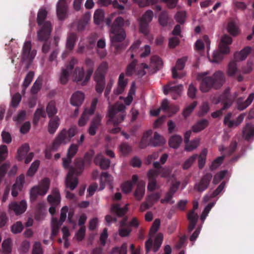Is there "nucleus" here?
Wrapping results in <instances>:
<instances>
[{
	"mask_svg": "<svg viewBox=\"0 0 254 254\" xmlns=\"http://www.w3.org/2000/svg\"><path fill=\"white\" fill-rule=\"evenodd\" d=\"M149 66L144 63L139 64L136 67V75L138 77H142L146 74L147 72L149 73Z\"/></svg>",
	"mask_w": 254,
	"mask_h": 254,
	"instance_id": "de8ad7c7",
	"label": "nucleus"
},
{
	"mask_svg": "<svg viewBox=\"0 0 254 254\" xmlns=\"http://www.w3.org/2000/svg\"><path fill=\"white\" fill-rule=\"evenodd\" d=\"M48 202L52 205H58L61 201V196L59 190L54 189L52 190L51 194L48 197Z\"/></svg>",
	"mask_w": 254,
	"mask_h": 254,
	"instance_id": "c756f323",
	"label": "nucleus"
},
{
	"mask_svg": "<svg viewBox=\"0 0 254 254\" xmlns=\"http://www.w3.org/2000/svg\"><path fill=\"white\" fill-rule=\"evenodd\" d=\"M129 24L128 20L125 21L122 17H118L114 21L111 27H114L115 29L122 28V27L125 25L128 26Z\"/></svg>",
	"mask_w": 254,
	"mask_h": 254,
	"instance_id": "603ef678",
	"label": "nucleus"
},
{
	"mask_svg": "<svg viewBox=\"0 0 254 254\" xmlns=\"http://www.w3.org/2000/svg\"><path fill=\"white\" fill-rule=\"evenodd\" d=\"M165 138L156 132L154 133L153 137H152L151 143L152 146H159L165 144Z\"/></svg>",
	"mask_w": 254,
	"mask_h": 254,
	"instance_id": "a18cd8bd",
	"label": "nucleus"
},
{
	"mask_svg": "<svg viewBox=\"0 0 254 254\" xmlns=\"http://www.w3.org/2000/svg\"><path fill=\"white\" fill-rule=\"evenodd\" d=\"M197 158V155L194 154L189 158H188L183 163L182 167L184 170H187L190 168L191 165L195 162L196 158Z\"/></svg>",
	"mask_w": 254,
	"mask_h": 254,
	"instance_id": "13d9d810",
	"label": "nucleus"
},
{
	"mask_svg": "<svg viewBox=\"0 0 254 254\" xmlns=\"http://www.w3.org/2000/svg\"><path fill=\"white\" fill-rule=\"evenodd\" d=\"M207 154V150L203 149L202 150L198 157V167L199 169H202L205 165Z\"/></svg>",
	"mask_w": 254,
	"mask_h": 254,
	"instance_id": "8fccbe9b",
	"label": "nucleus"
},
{
	"mask_svg": "<svg viewBox=\"0 0 254 254\" xmlns=\"http://www.w3.org/2000/svg\"><path fill=\"white\" fill-rule=\"evenodd\" d=\"M252 48L251 47L247 46L245 47L239 52H237L235 54V59L237 61H243L245 60L248 56L251 53Z\"/></svg>",
	"mask_w": 254,
	"mask_h": 254,
	"instance_id": "473e14b6",
	"label": "nucleus"
},
{
	"mask_svg": "<svg viewBox=\"0 0 254 254\" xmlns=\"http://www.w3.org/2000/svg\"><path fill=\"white\" fill-rule=\"evenodd\" d=\"M85 99L84 94L81 91L74 92L70 98V103L74 106H79L83 102Z\"/></svg>",
	"mask_w": 254,
	"mask_h": 254,
	"instance_id": "4be33fe9",
	"label": "nucleus"
},
{
	"mask_svg": "<svg viewBox=\"0 0 254 254\" xmlns=\"http://www.w3.org/2000/svg\"><path fill=\"white\" fill-rule=\"evenodd\" d=\"M229 92L230 89L228 88L225 90L224 95L220 98V100H215L214 99H212V102L214 104H217L219 102L222 101L224 102V105L222 109H225L227 108L231 105L232 103V101L229 98Z\"/></svg>",
	"mask_w": 254,
	"mask_h": 254,
	"instance_id": "cd10ccee",
	"label": "nucleus"
},
{
	"mask_svg": "<svg viewBox=\"0 0 254 254\" xmlns=\"http://www.w3.org/2000/svg\"><path fill=\"white\" fill-rule=\"evenodd\" d=\"M50 186V180L47 178L40 181L38 185L34 186L30 190V198L35 200L38 195H44L48 192Z\"/></svg>",
	"mask_w": 254,
	"mask_h": 254,
	"instance_id": "6e6552de",
	"label": "nucleus"
},
{
	"mask_svg": "<svg viewBox=\"0 0 254 254\" xmlns=\"http://www.w3.org/2000/svg\"><path fill=\"white\" fill-rule=\"evenodd\" d=\"M135 83L134 82H133L131 84L130 90L128 92L127 96L126 98H124L123 97H120V99L123 100L125 103L126 104V105L127 106H128L131 103V102L133 99V97L135 95Z\"/></svg>",
	"mask_w": 254,
	"mask_h": 254,
	"instance_id": "f704fd0d",
	"label": "nucleus"
},
{
	"mask_svg": "<svg viewBox=\"0 0 254 254\" xmlns=\"http://www.w3.org/2000/svg\"><path fill=\"white\" fill-rule=\"evenodd\" d=\"M47 12L43 8L39 10L37 15L38 23L41 26V30L38 32V39L40 41L47 40L51 33L52 27L49 21L44 20L47 16Z\"/></svg>",
	"mask_w": 254,
	"mask_h": 254,
	"instance_id": "423d86ee",
	"label": "nucleus"
},
{
	"mask_svg": "<svg viewBox=\"0 0 254 254\" xmlns=\"http://www.w3.org/2000/svg\"><path fill=\"white\" fill-rule=\"evenodd\" d=\"M11 239L7 238L4 240L2 243V252L5 254H9L11 251Z\"/></svg>",
	"mask_w": 254,
	"mask_h": 254,
	"instance_id": "6e6d98bb",
	"label": "nucleus"
},
{
	"mask_svg": "<svg viewBox=\"0 0 254 254\" xmlns=\"http://www.w3.org/2000/svg\"><path fill=\"white\" fill-rule=\"evenodd\" d=\"M243 134L244 137L247 139L254 136V127L250 124H246L243 130Z\"/></svg>",
	"mask_w": 254,
	"mask_h": 254,
	"instance_id": "c03bdc74",
	"label": "nucleus"
},
{
	"mask_svg": "<svg viewBox=\"0 0 254 254\" xmlns=\"http://www.w3.org/2000/svg\"><path fill=\"white\" fill-rule=\"evenodd\" d=\"M254 99V94L251 93L245 101H243V99L240 98L237 102V108L240 110H243L247 108L253 102Z\"/></svg>",
	"mask_w": 254,
	"mask_h": 254,
	"instance_id": "393cba45",
	"label": "nucleus"
},
{
	"mask_svg": "<svg viewBox=\"0 0 254 254\" xmlns=\"http://www.w3.org/2000/svg\"><path fill=\"white\" fill-rule=\"evenodd\" d=\"M110 37L112 44L117 47V43L122 42L125 39L126 34L123 28L115 29L114 27H111Z\"/></svg>",
	"mask_w": 254,
	"mask_h": 254,
	"instance_id": "f8f14e48",
	"label": "nucleus"
},
{
	"mask_svg": "<svg viewBox=\"0 0 254 254\" xmlns=\"http://www.w3.org/2000/svg\"><path fill=\"white\" fill-rule=\"evenodd\" d=\"M199 143L200 139L198 138H195L191 141L189 140L188 142H185V150L187 151H192L199 146Z\"/></svg>",
	"mask_w": 254,
	"mask_h": 254,
	"instance_id": "37998d69",
	"label": "nucleus"
},
{
	"mask_svg": "<svg viewBox=\"0 0 254 254\" xmlns=\"http://www.w3.org/2000/svg\"><path fill=\"white\" fill-rule=\"evenodd\" d=\"M126 219H124L120 222L119 234L120 236L123 237L128 236L131 232V229L130 228L125 227L126 225Z\"/></svg>",
	"mask_w": 254,
	"mask_h": 254,
	"instance_id": "a19ab883",
	"label": "nucleus"
},
{
	"mask_svg": "<svg viewBox=\"0 0 254 254\" xmlns=\"http://www.w3.org/2000/svg\"><path fill=\"white\" fill-rule=\"evenodd\" d=\"M75 40L76 35L74 34H71L68 36L66 43V50L70 51L73 49Z\"/></svg>",
	"mask_w": 254,
	"mask_h": 254,
	"instance_id": "4d7b16f0",
	"label": "nucleus"
},
{
	"mask_svg": "<svg viewBox=\"0 0 254 254\" xmlns=\"http://www.w3.org/2000/svg\"><path fill=\"white\" fill-rule=\"evenodd\" d=\"M46 116V113L44 111V107L38 108L34 114L33 123L35 124H37L39 122L40 119L42 118H45Z\"/></svg>",
	"mask_w": 254,
	"mask_h": 254,
	"instance_id": "5fc2aeb1",
	"label": "nucleus"
},
{
	"mask_svg": "<svg viewBox=\"0 0 254 254\" xmlns=\"http://www.w3.org/2000/svg\"><path fill=\"white\" fill-rule=\"evenodd\" d=\"M207 72H203L197 76V79L201 80L200 89L203 92H208L213 86L217 88L216 83H219L223 79V73L221 71L216 72L212 77L207 76Z\"/></svg>",
	"mask_w": 254,
	"mask_h": 254,
	"instance_id": "20e7f679",
	"label": "nucleus"
},
{
	"mask_svg": "<svg viewBox=\"0 0 254 254\" xmlns=\"http://www.w3.org/2000/svg\"><path fill=\"white\" fill-rule=\"evenodd\" d=\"M114 180L113 177L106 172L102 173L100 178V190H102L105 188V184H107L109 189L112 191L113 190V182Z\"/></svg>",
	"mask_w": 254,
	"mask_h": 254,
	"instance_id": "aec40b11",
	"label": "nucleus"
},
{
	"mask_svg": "<svg viewBox=\"0 0 254 254\" xmlns=\"http://www.w3.org/2000/svg\"><path fill=\"white\" fill-rule=\"evenodd\" d=\"M104 12L102 9H97L95 11L94 20L96 24H99L103 20Z\"/></svg>",
	"mask_w": 254,
	"mask_h": 254,
	"instance_id": "0e129e2a",
	"label": "nucleus"
},
{
	"mask_svg": "<svg viewBox=\"0 0 254 254\" xmlns=\"http://www.w3.org/2000/svg\"><path fill=\"white\" fill-rule=\"evenodd\" d=\"M153 17V12L151 10H147L139 20V31L144 35L149 33V23L151 21Z\"/></svg>",
	"mask_w": 254,
	"mask_h": 254,
	"instance_id": "9b49d317",
	"label": "nucleus"
},
{
	"mask_svg": "<svg viewBox=\"0 0 254 254\" xmlns=\"http://www.w3.org/2000/svg\"><path fill=\"white\" fill-rule=\"evenodd\" d=\"M238 71L237 60L231 61L228 64L227 74L229 76H234Z\"/></svg>",
	"mask_w": 254,
	"mask_h": 254,
	"instance_id": "e433bc0d",
	"label": "nucleus"
},
{
	"mask_svg": "<svg viewBox=\"0 0 254 254\" xmlns=\"http://www.w3.org/2000/svg\"><path fill=\"white\" fill-rule=\"evenodd\" d=\"M29 147L27 144L22 145L17 151V158L19 160H23L29 151Z\"/></svg>",
	"mask_w": 254,
	"mask_h": 254,
	"instance_id": "09e8293b",
	"label": "nucleus"
},
{
	"mask_svg": "<svg viewBox=\"0 0 254 254\" xmlns=\"http://www.w3.org/2000/svg\"><path fill=\"white\" fill-rule=\"evenodd\" d=\"M101 120V116L99 115H97L92 120L88 129V132L90 135H94L95 134L97 129L100 125Z\"/></svg>",
	"mask_w": 254,
	"mask_h": 254,
	"instance_id": "2f4dec72",
	"label": "nucleus"
},
{
	"mask_svg": "<svg viewBox=\"0 0 254 254\" xmlns=\"http://www.w3.org/2000/svg\"><path fill=\"white\" fill-rule=\"evenodd\" d=\"M198 206V202H194L193 209L188 214V219L190 222L188 230L190 232L191 231L194 229L197 223L198 216L197 213L195 211V210L197 209Z\"/></svg>",
	"mask_w": 254,
	"mask_h": 254,
	"instance_id": "a211bd4d",
	"label": "nucleus"
},
{
	"mask_svg": "<svg viewBox=\"0 0 254 254\" xmlns=\"http://www.w3.org/2000/svg\"><path fill=\"white\" fill-rule=\"evenodd\" d=\"M124 77L125 75L124 73H121L119 76L118 86L114 90V93L116 95L122 93L125 89L127 81L124 79Z\"/></svg>",
	"mask_w": 254,
	"mask_h": 254,
	"instance_id": "c85d7f7f",
	"label": "nucleus"
},
{
	"mask_svg": "<svg viewBox=\"0 0 254 254\" xmlns=\"http://www.w3.org/2000/svg\"><path fill=\"white\" fill-rule=\"evenodd\" d=\"M145 183L143 181L139 182L134 192V196L137 200H140L143 198L145 190Z\"/></svg>",
	"mask_w": 254,
	"mask_h": 254,
	"instance_id": "a878e982",
	"label": "nucleus"
},
{
	"mask_svg": "<svg viewBox=\"0 0 254 254\" xmlns=\"http://www.w3.org/2000/svg\"><path fill=\"white\" fill-rule=\"evenodd\" d=\"M108 68V65L106 62L102 63L96 70L94 77L105 78L106 73Z\"/></svg>",
	"mask_w": 254,
	"mask_h": 254,
	"instance_id": "72a5a7b5",
	"label": "nucleus"
},
{
	"mask_svg": "<svg viewBox=\"0 0 254 254\" xmlns=\"http://www.w3.org/2000/svg\"><path fill=\"white\" fill-rule=\"evenodd\" d=\"M227 31L232 36H236L240 34V30L237 24L233 21L228 22L227 27Z\"/></svg>",
	"mask_w": 254,
	"mask_h": 254,
	"instance_id": "58836bf2",
	"label": "nucleus"
},
{
	"mask_svg": "<svg viewBox=\"0 0 254 254\" xmlns=\"http://www.w3.org/2000/svg\"><path fill=\"white\" fill-rule=\"evenodd\" d=\"M245 114H241L234 120L231 113H228L224 117V124L229 128H234L239 126L244 121Z\"/></svg>",
	"mask_w": 254,
	"mask_h": 254,
	"instance_id": "ddd939ff",
	"label": "nucleus"
},
{
	"mask_svg": "<svg viewBox=\"0 0 254 254\" xmlns=\"http://www.w3.org/2000/svg\"><path fill=\"white\" fill-rule=\"evenodd\" d=\"M183 90L182 84L175 85L173 83H170L164 87L165 94H170L174 99H176L181 94Z\"/></svg>",
	"mask_w": 254,
	"mask_h": 254,
	"instance_id": "2eb2a0df",
	"label": "nucleus"
},
{
	"mask_svg": "<svg viewBox=\"0 0 254 254\" xmlns=\"http://www.w3.org/2000/svg\"><path fill=\"white\" fill-rule=\"evenodd\" d=\"M126 107L122 103L117 102L109 107L107 124L109 126H117L121 124L126 116Z\"/></svg>",
	"mask_w": 254,
	"mask_h": 254,
	"instance_id": "7ed1b4c3",
	"label": "nucleus"
},
{
	"mask_svg": "<svg viewBox=\"0 0 254 254\" xmlns=\"http://www.w3.org/2000/svg\"><path fill=\"white\" fill-rule=\"evenodd\" d=\"M91 71L85 70L83 66H77L71 71V78L73 81L84 86L90 81Z\"/></svg>",
	"mask_w": 254,
	"mask_h": 254,
	"instance_id": "0eeeda50",
	"label": "nucleus"
},
{
	"mask_svg": "<svg viewBox=\"0 0 254 254\" xmlns=\"http://www.w3.org/2000/svg\"><path fill=\"white\" fill-rule=\"evenodd\" d=\"M183 141L182 136L179 134H174L170 136L168 144L170 147L177 149L179 147Z\"/></svg>",
	"mask_w": 254,
	"mask_h": 254,
	"instance_id": "7c9ffc66",
	"label": "nucleus"
},
{
	"mask_svg": "<svg viewBox=\"0 0 254 254\" xmlns=\"http://www.w3.org/2000/svg\"><path fill=\"white\" fill-rule=\"evenodd\" d=\"M91 18V14L89 12L86 13L82 18L81 20L79 22L77 26L79 30L83 29L84 26L87 24Z\"/></svg>",
	"mask_w": 254,
	"mask_h": 254,
	"instance_id": "864d4df0",
	"label": "nucleus"
},
{
	"mask_svg": "<svg viewBox=\"0 0 254 254\" xmlns=\"http://www.w3.org/2000/svg\"><path fill=\"white\" fill-rule=\"evenodd\" d=\"M212 177L210 173H206L202 177L200 181L195 185L194 190L198 192H202L208 188Z\"/></svg>",
	"mask_w": 254,
	"mask_h": 254,
	"instance_id": "f3484780",
	"label": "nucleus"
},
{
	"mask_svg": "<svg viewBox=\"0 0 254 254\" xmlns=\"http://www.w3.org/2000/svg\"><path fill=\"white\" fill-rule=\"evenodd\" d=\"M78 145L76 144H71L67 150V156L68 158H72L77 152Z\"/></svg>",
	"mask_w": 254,
	"mask_h": 254,
	"instance_id": "774afa93",
	"label": "nucleus"
},
{
	"mask_svg": "<svg viewBox=\"0 0 254 254\" xmlns=\"http://www.w3.org/2000/svg\"><path fill=\"white\" fill-rule=\"evenodd\" d=\"M206 44L207 48L208 50L210 49V41L208 37L205 36L203 37V41L202 40H198L195 44V47L196 50L201 51L203 49L204 45Z\"/></svg>",
	"mask_w": 254,
	"mask_h": 254,
	"instance_id": "4c0bfd02",
	"label": "nucleus"
},
{
	"mask_svg": "<svg viewBox=\"0 0 254 254\" xmlns=\"http://www.w3.org/2000/svg\"><path fill=\"white\" fill-rule=\"evenodd\" d=\"M94 162L96 165H99L102 169L106 170L110 166V161L103 157L102 154H98L94 159Z\"/></svg>",
	"mask_w": 254,
	"mask_h": 254,
	"instance_id": "bb28decb",
	"label": "nucleus"
},
{
	"mask_svg": "<svg viewBox=\"0 0 254 254\" xmlns=\"http://www.w3.org/2000/svg\"><path fill=\"white\" fill-rule=\"evenodd\" d=\"M152 130H147L143 133L139 143V146L141 148H144L149 145L152 146Z\"/></svg>",
	"mask_w": 254,
	"mask_h": 254,
	"instance_id": "5701e85b",
	"label": "nucleus"
},
{
	"mask_svg": "<svg viewBox=\"0 0 254 254\" xmlns=\"http://www.w3.org/2000/svg\"><path fill=\"white\" fill-rule=\"evenodd\" d=\"M36 54V51L32 49L31 43L30 41L24 43L22 53V59L24 61H30L32 60Z\"/></svg>",
	"mask_w": 254,
	"mask_h": 254,
	"instance_id": "dca6fc26",
	"label": "nucleus"
},
{
	"mask_svg": "<svg viewBox=\"0 0 254 254\" xmlns=\"http://www.w3.org/2000/svg\"><path fill=\"white\" fill-rule=\"evenodd\" d=\"M9 210L13 211L16 215H19L24 213L27 208V204L25 200H21L17 203L13 202L8 205Z\"/></svg>",
	"mask_w": 254,
	"mask_h": 254,
	"instance_id": "6ab92c4d",
	"label": "nucleus"
},
{
	"mask_svg": "<svg viewBox=\"0 0 254 254\" xmlns=\"http://www.w3.org/2000/svg\"><path fill=\"white\" fill-rule=\"evenodd\" d=\"M82 66L87 71H91V75H92L94 66V63L92 60L89 58L86 59Z\"/></svg>",
	"mask_w": 254,
	"mask_h": 254,
	"instance_id": "680f3d73",
	"label": "nucleus"
},
{
	"mask_svg": "<svg viewBox=\"0 0 254 254\" xmlns=\"http://www.w3.org/2000/svg\"><path fill=\"white\" fill-rule=\"evenodd\" d=\"M232 38L229 35L226 34L222 35L220 39L218 49L213 52L211 62L219 63L221 61L224 55H228L230 53L229 45L232 43Z\"/></svg>",
	"mask_w": 254,
	"mask_h": 254,
	"instance_id": "39448f33",
	"label": "nucleus"
},
{
	"mask_svg": "<svg viewBox=\"0 0 254 254\" xmlns=\"http://www.w3.org/2000/svg\"><path fill=\"white\" fill-rule=\"evenodd\" d=\"M61 222L57 219L53 218L51 221V237L55 236L59 232L60 226L61 225Z\"/></svg>",
	"mask_w": 254,
	"mask_h": 254,
	"instance_id": "3c124183",
	"label": "nucleus"
},
{
	"mask_svg": "<svg viewBox=\"0 0 254 254\" xmlns=\"http://www.w3.org/2000/svg\"><path fill=\"white\" fill-rule=\"evenodd\" d=\"M160 225V220L159 219H156L152 224L150 230V237L146 242V249L148 252L152 250L154 252L158 251L160 247L163 239L162 234L159 233L155 235V233L158 230Z\"/></svg>",
	"mask_w": 254,
	"mask_h": 254,
	"instance_id": "f03ea898",
	"label": "nucleus"
},
{
	"mask_svg": "<svg viewBox=\"0 0 254 254\" xmlns=\"http://www.w3.org/2000/svg\"><path fill=\"white\" fill-rule=\"evenodd\" d=\"M78 63V59L72 58L66 67L62 69L60 76V81L62 84H64L67 82L69 75H71V71L74 69V66Z\"/></svg>",
	"mask_w": 254,
	"mask_h": 254,
	"instance_id": "9d476101",
	"label": "nucleus"
},
{
	"mask_svg": "<svg viewBox=\"0 0 254 254\" xmlns=\"http://www.w3.org/2000/svg\"><path fill=\"white\" fill-rule=\"evenodd\" d=\"M127 245L123 243L121 247L114 248L110 254H127Z\"/></svg>",
	"mask_w": 254,
	"mask_h": 254,
	"instance_id": "bf43d9fd",
	"label": "nucleus"
},
{
	"mask_svg": "<svg viewBox=\"0 0 254 254\" xmlns=\"http://www.w3.org/2000/svg\"><path fill=\"white\" fill-rule=\"evenodd\" d=\"M60 121V118L57 116L50 120L48 125V131L50 133L53 134L55 132L59 126Z\"/></svg>",
	"mask_w": 254,
	"mask_h": 254,
	"instance_id": "c9c22d12",
	"label": "nucleus"
},
{
	"mask_svg": "<svg viewBox=\"0 0 254 254\" xmlns=\"http://www.w3.org/2000/svg\"><path fill=\"white\" fill-rule=\"evenodd\" d=\"M94 79L96 82L95 90L97 92L101 94L105 88V78L101 77H94Z\"/></svg>",
	"mask_w": 254,
	"mask_h": 254,
	"instance_id": "49530a36",
	"label": "nucleus"
},
{
	"mask_svg": "<svg viewBox=\"0 0 254 254\" xmlns=\"http://www.w3.org/2000/svg\"><path fill=\"white\" fill-rule=\"evenodd\" d=\"M127 210V206L122 208L118 204H113L111 208V211L112 213L121 216L124 215Z\"/></svg>",
	"mask_w": 254,
	"mask_h": 254,
	"instance_id": "79ce46f5",
	"label": "nucleus"
},
{
	"mask_svg": "<svg viewBox=\"0 0 254 254\" xmlns=\"http://www.w3.org/2000/svg\"><path fill=\"white\" fill-rule=\"evenodd\" d=\"M129 50L132 59L136 55H139L141 58H145L148 56L151 52L150 47L147 45L141 46V42L139 40L135 41L130 48Z\"/></svg>",
	"mask_w": 254,
	"mask_h": 254,
	"instance_id": "1a4fd4ad",
	"label": "nucleus"
},
{
	"mask_svg": "<svg viewBox=\"0 0 254 254\" xmlns=\"http://www.w3.org/2000/svg\"><path fill=\"white\" fill-rule=\"evenodd\" d=\"M72 158H63V165L65 169L69 168V171L67 173V177L65 180V185L67 188H68L70 190H73L77 186L78 184L77 180L76 178L73 177V175L74 173L79 174L83 169L84 162L82 160H79L75 164V168L76 170H79V171L76 170L72 167H69Z\"/></svg>",
	"mask_w": 254,
	"mask_h": 254,
	"instance_id": "f257e3e1",
	"label": "nucleus"
},
{
	"mask_svg": "<svg viewBox=\"0 0 254 254\" xmlns=\"http://www.w3.org/2000/svg\"><path fill=\"white\" fill-rule=\"evenodd\" d=\"M46 111L49 117L54 116L57 113V109L54 102H50L46 108Z\"/></svg>",
	"mask_w": 254,
	"mask_h": 254,
	"instance_id": "e2e57ef3",
	"label": "nucleus"
},
{
	"mask_svg": "<svg viewBox=\"0 0 254 254\" xmlns=\"http://www.w3.org/2000/svg\"><path fill=\"white\" fill-rule=\"evenodd\" d=\"M187 61L186 58L179 59L175 66L172 69V76L174 78H182L185 76L186 73L182 71L185 67V63Z\"/></svg>",
	"mask_w": 254,
	"mask_h": 254,
	"instance_id": "4468645a",
	"label": "nucleus"
},
{
	"mask_svg": "<svg viewBox=\"0 0 254 254\" xmlns=\"http://www.w3.org/2000/svg\"><path fill=\"white\" fill-rule=\"evenodd\" d=\"M163 65L161 59L157 56H153L151 58L149 66V73L152 74L160 69Z\"/></svg>",
	"mask_w": 254,
	"mask_h": 254,
	"instance_id": "412c9836",
	"label": "nucleus"
},
{
	"mask_svg": "<svg viewBox=\"0 0 254 254\" xmlns=\"http://www.w3.org/2000/svg\"><path fill=\"white\" fill-rule=\"evenodd\" d=\"M57 12L59 19H63L65 18L67 12V4L64 0H59L57 4Z\"/></svg>",
	"mask_w": 254,
	"mask_h": 254,
	"instance_id": "b1692460",
	"label": "nucleus"
},
{
	"mask_svg": "<svg viewBox=\"0 0 254 254\" xmlns=\"http://www.w3.org/2000/svg\"><path fill=\"white\" fill-rule=\"evenodd\" d=\"M227 174V171L224 170L221 171L217 173L214 176V178L213 180V183L214 184H218L226 175Z\"/></svg>",
	"mask_w": 254,
	"mask_h": 254,
	"instance_id": "338daca9",
	"label": "nucleus"
},
{
	"mask_svg": "<svg viewBox=\"0 0 254 254\" xmlns=\"http://www.w3.org/2000/svg\"><path fill=\"white\" fill-rule=\"evenodd\" d=\"M160 192L152 193L146 196V200L147 202H149V203L150 204V205H153L154 203H155L159 200V199L160 198Z\"/></svg>",
	"mask_w": 254,
	"mask_h": 254,
	"instance_id": "052dcab7",
	"label": "nucleus"
},
{
	"mask_svg": "<svg viewBox=\"0 0 254 254\" xmlns=\"http://www.w3.org/2000/svg\"><path fill=\"white\" fill-rule=\"evenodd\" d=\"M208 125L207 120L205 119L201 120L197 122L194 125L191 127V130L194 132H198L203 130Z\"/></svg>",
	"mask_w": 254,
	"mask_h": 254,
	"instance_id": "ea45409f",
	"label": "nucleus"
},
{
	"mask_svg": "<svg viewBox=\"0 0 254 254\" xmlns=\"http://www.w3.org/2000/svg\"><path fill=\"white\" fill-rule=\"evenodd\" d=\"M40 165V162L36 160L32 163L31 166L27 171V175L28 176H33L36 172Z\"/></svg>",
	"mask_w": 254,
	"mask_h": 254,
	"instance_id": "69168bd1",
	"label": "nucleus"
}]
</instances>
